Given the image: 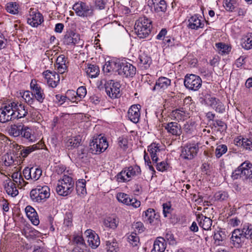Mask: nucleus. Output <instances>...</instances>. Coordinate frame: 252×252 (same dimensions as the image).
I'll list each match as a JSON object with an SVG mask.
<instances>
[{
	"mask_svg": "<svg viewBox=\"0 0 252 252\" xmlns=\"http://www.w3.org/2000/svg\"><path fill=\"white\" fill-rule=\"evenodd\" d=\"M74 186L73 179L68 175H63L62 178L58 181L56 191L59 195L65 196L72 192Z\"/></svg>",
	"mask_w": 252,
	"mask_h": 252,
	"instance_id": "obj_1",
	"label": "nucleus"
},
{
	"mask_svg": "<svg viewBox=\"0 0 252 252\" xmlns=\"http://www.w3.org/2000/svg\"><path fill=\"white\" fill-rule=\"evenodd\" d=\"M151 21L145 16L139 18L136 20L134 29L138 36L140 38L147 37L151 32Z\"/></svg>",
	"mask_w": 252,
	"mask_h": 252,
	"instance_id": "obj_2",
	"label": "nucleus"
},
{
	"mask_svg": "<svg viewBox=\"0 0 252 252\" xmlns=\"http://www.w3.org/2000/svg\"><path fill=\"white\" fill-rule=\"evenodd\" d=\"M50 195V189L47 186H37L30 192L31 199L35 202H44Z\"/></svg>",
	"mask_w": 252,
	"mask_h": 252,
	"instance_id": "obj_3",
	"label": "nucleus"
},
{
	"mask_svg": "<svg viewBox=\"0 0 252 252\" xmlns=\"http://www.w3.org/2000/svg\"><path fill=\"white\" fill-rule=\"evenodd\" d=\"M89 151L93 154H99L105 151L108 147V143L105 138L98 135L94 137L90 143Z\"/></svg>",
	"mask_w": 252,
	"mask_h": 252,
	"instance_id": "obj_4",
	"label": "nucleus"
},
{
	"mask_svg": "<svg viewBox=\"0 0 252 252\" xmlns=\"http://www.w3.org/2000/svg\"><path fill=\"white\" fill-rule=\"evenodd\" d=\"M139 166L135 165L125 168L117 175V180L119 182H126L131 180V178L141 174Z\"/></svg>",
	"mask_w": 252,
	"mask_h": 252,
	"instance_id": "obj_5",
	"label": "nucleus"
},
{
	"mask_svg": "<svg viewBox=\"0 0 252 252\" xmlns=\"http://www.w3.org/2000/svg\"><path fill=\"white\" fill-rule=\"evenodd\" d=\"M118 74L123 77L132 78L136 72V67L126 61L118 63Z\"/></svg>",
	"mask_w": 252,
	"mask_h": 252,
	"instance_id": "obj_6",
	"label": "nucleus"
},
{
	"mask_svg": "<svg viewBox=\"0 0 252 252\" xmlns=\"http://www.w3.org/2000/svg\"><path fill=\"white\" fill-rule=\"evenodd\" d=\"M73 9L76 15L80 17H91L94 14L92 6L82 1L75 3L73 6Z\"/></svg>",
	"mask_w": 252,
	"mask_h": 252,
	"instance_id": "obj_7",
	"label": "nucleus"
},
{
	"mask_svg": "<svg viewBox=\"0 0 252 252\" xmlns=\"http://www.w3.org/2000/svg\"><path fill=\"white\" fill-rule=\"evenodd\" d=\"M201 78L194 74L186 75L184 79V85L186 88L192 90H198L202 85Z\"/></svg>",
	"mask_w": 252,
	"mask_h": 252,
	"instance_id": "obj_8",
	"label": "nucleus"
},
{
	"mask_svg": "<svg viewBox=\"0 0 252 252\" xmlns=\"http://www.w3.org/2000/svg\"><path fill=\"white\" fill-rule=\"evenodd\" d=\"M104 87L107 94L111 98L120 96V84L112 80L105 81Z\"/></svg>",
	"mask_w": 252,
	"mask_h": 252,
	"instance_id": "obj_9",
	"label": "nucleus"
},
{
	"mask_svg": "<svg viewBox=\"0 0 252 252\" xmlns=\"http://www.w3.org/2000/svg\"><path fill=\"white\" fill-rule=\"evenodd\" d=\"M13 147L19 155V157L25 158L32 152L40 149V144L37 143L30 146H24L15 143L13 144Z\"/></svg>",
	"mask_w": 252,
	"mask_h": 252,
	"instance_id": "obj_10",
	"label": "nucleus"
},
{
	"mask_svg": "<svg viewBox=\"0 0 252 252\" xmlns=\"http://www.w3.org/2000/svg\"><path fill=\"white\" fill-rule=\"evenodd\" d=\"M44 21L42 15L37 10L31 8L27 18V22L33 27H37Z\"/></svg>",
	"mask_w": 252,
	"mask_h": 252,
	"instance_id": "obj_11",
	"label": "nucleus"
},
{
	"mask_svg": "<svg viewBox=\"0 0 252 252\" xmlns=\"http://www.w3.org/2000/svg\"><path fill=\"white\" fill-rule=\"evenodd\" d=\"M246 240L241 233L240 228L235 229L231 232L230 243L235 248H242L245 243Z\"/></svg>",
	"mask_w": 252,
	"mask_h": 252,
	"instance_id": "obj_12",
	"label": "nucleus"
},
{
	"mask_svg": "<svg viewBox=\"0 0 252 252\" xmlns=\"http://www.w3.org/2000/svg\"><path fill=\"white\" fill-rule=\"evenodd\" d=\"M13 110L11 103L6 104L0 108V122L4 123L14 120Z\"/></svg>",
	"mask_w": 252,
	"mask_h": 252,
	"instance_id": "obj_13",
	"label": "nucleus"
},
{
	"mask_svg": "<svg viewBox=\"0 0 252 252\" xmlns=\"http://www.w3.org/2000/svg\"><path fill=\"white\" fill-rule=\"evenodd\" d=\"M30 87L32 91V93L34 99H35L40 103L43 102L45 95L43 90L40 86L37 83L36 80H32L30 84Z\"/></svg>",
	"mask_w": 252,
	"mask_h": 252,
	"instance_id": "obj_14",
	"label": "nucleus"
},
{
	"mask_svg": "<svg viewBox=\"0 0 252 252\" xmlns=\"http://www.w3.org/2000/svg\"><path fill=\"white\" fill-rule=\"evenodd\" d=\"M10 103L11 105H12L14 120L24 118L27 115L28 110L24 104L16 102H12Z\"/></svg>",
	"mask_w": 252,
	"mask_h": 252,
	"instance_id": "obj_15",
	"label": "nucleus"
},
{
	"mask_svg": "<svg viewBox=\"0 0 252 252\" xmlns=\"http://www.w3.org/2000/svg\"><path fill=\"white\" fill-rule=\"evenodd\" d=\"M198 146L196 144H189L185 146L182 150L181 156L186 159H192L196 155Z\"/></svg>",
	"mask_w": 252,
	"mask_h": 252,
	"instance_id": "obj_16",
	"label": "nucleus"
},
{
	"mask_svg": "<svg viewBox=\"0 0 252 252\" xmlns=\"http://www.w3.org/2000/svg\"><path fill=\"white\" fill-rule=\"evenodd\" d=\"M148 151L150 154L153 161L157 163L158 160V156L164 151V149L159 143L153 142L148 146Z\"/></svg>",
	"mask_w": 252,
	"mask_h": 252,
	"instance_id": "obj_17",
	"label": "nucleus"
},
{
	"mask_svg": "<svg viewBox=\"0 0 252 252\" xmlns=\"http://www.w3.org/2000/svg\"><path fill=\"white\" fill-rule=\"evenodd\" d=\"M148 5L158 14L165 13L167 9L166 2L164 0H148Z\"/></svg>",
	"mask_w": 252,
	"mask_h": 252,
	"instance_id": "obj_18",
	"label": "nucleus"
},
{
	"mask_svg": "<svg viewBox=\"0 0 252 252\" xmlns=\"http://www.w3.org/2000/svg\"><path fill=\"white\" fill-rule=\"evenodd\" d=\"M42 75L46 80L48 86L55 88L60 81L59 75L55 71L47 70L42 73Z\"/></svg>",
	"mask_w": 252,
	"mask_h": 252,
	"instance_id": "obj_19",
	"label": "nucleus"
},
{
	"mask_svg": "<svg viewBox=\"0 0 252 252\" xmlns=\"http://www.w3.org/2000/svg\"><path fill=\"white\" fill-rule=\"evenodd\" d=\"M63 42L66 45H76L81 43L80 35L73 31H67L64 35Z\"/></svg>",
	"mask_w": 252,
	"mask_h": 252,
	"instance_id": "obj_20",
	"label": "nucleus"
},
{
	"mask_svg": "<svg viewBox=\"0 0 252 252\" xmlns=\"http://www.w3.org/2000/svg\"><path fill=\"white\" fill-rule=\"evenodd\" d=\"M85 235L88 238V245L93 249H96L100 245V240L98 235L93 230L87 229L85 232Z\"/></svg>",
	"mask_w": 252,
	"mask_h": 252,
	"instance_id": "obj_21",
	"label": "nucleus"
},
{
	"mask_svg": "<svg viewBox=\"0 0 252 252\" xmlns=\"http://www.w3.org/2000/svg\"><path fill=\"white\" fill-rule=\"evenodd\" d=\"M171 83L170 79L165 77H160L156 80L153 90L158 91V92H163L171 85Z\"/></svg>",
	"mask_w": 252,
	"mask_h": 252,
	"instance_id": "obj_22",
	"label": "nucleus"
},
{
	"mask_svg": "<svg viewBox=\"0 0 252 252\" xmlns=\"http://www.w3.org/2000/svg\"><path fill=\"white\" fill-rule=\"evenodd\" d=\"M141 106L139 104H134L131 106L127 112L128 119L133 123H137L140 119Z\"/></svg>",
	"mask_w": 252,
	"mask_h": 252,
	"instance_id": "obj_23",
	"label": "nucleus"
},
{
	"mask_svg": "<svg viewBox=\"0 0 252 252\" xmlns=\"http://www.w3.org/2000/svg\"><path fill=\"white\" fill-rule=\"evenodd\" d=\"M187 27L191 30H197L204 27V24L201 21V17L197 14L191 16L188 21Z\"/></svg>",
	"mask_w": 252,
	"mask_h": 252,
	"instance_id": "obj_24",
	"label": "nucleus"
},
{
	"mask_svg": "<svg viewBox=\"0 0 252 252\" xmlns=\"http://www.w3.org/2000/svg\"><path fill=\"white\" fill-rule=\"evenodd\" d=\"M169 134L178 136L182 134V128L180 124L177 122H170L164 126Z\"/></svg>",
	"mask_w": 252,
	"mask_h": 252,
	"instance_id": "obj_25",
	"label": "nucleus"
},
{
	"mask_svg": "<svg viewBox=\"0 0 252 252\" xmlns=\"http://www.w3.org/2000/svg\"><path fill=\"white\" fill-rule=\"evenodd\" d=\"M196 220L200 227L205 230L211 229L212 224V220L210 218L207 217L203 214H198L196 216Z\"/></svg>",
	"mask_w": 252,
	"mask_h": 252,
	"instance_id": "obj_26",
	"label": "nucleus"
},
{
	"mask_svg": "<svg viewBox=\"0 0 252 252\" xmlns=\"http://www.w3.org/2000/svg\"><path fill=\"white\" fill-rule=\"evenodd\" d=\"M55 69L59 73H64L67 68L66 59L63 55H60L56 60Z\"/></svg>",
	"mask_w": 252,
	"mask_h": 252,
	"instance_id": "obj_27",
	"label": "nucleus"
},
{
	"mask_svg": "<svg viewBox=\"0 0 252 252\" xmlns=\"http://www.w3.org/2000/svg\"><path fill=\"white\" fill-rule=\"evenodd\" d=\"M25 212L27 217L33 225H37L39 223L37 213L33 207L27 206L25 208Z\"/></svg>",
	"mask_w": 252,
	"mask_h": 252,
	"instance_id": "obj_28",
	"label": "nucleus"
},
{
	"mask_svg": "<svg viewBox=\"0 0 252 252\" xmlns=\"http://www.w3.org/2000/svg\"><path fill=\"white\" fill-rule=\"evenodd\" d=\"M242 170V178L245 179L252 180V163L245 161L240 165Z\"/></svg>",
	"mask_w": 252,
	"mask_h": 252,
	"instance_id": "obj_29",
	"label": "nucleus"
},
{
	"mask_svg": "<svg viewBox=\"0 0 252 252\" xmlns=\"http://www.w3.org/2000/svg\"><path fill=\"white\" fill-rule=\"evenodd\" d=\"M172 119L178 121L184 120L189 117V113L183 108L173 110L171 114Z\"/></svg>",
	"mask_w": 252,
	"mask_h": 252,
	"instance_id": "obj_30",
	"label": "nucleus"
},
{
	"mask_svg": "<svg viewBox=\"0 0 252 252\" xmlns=\"http://www.w3.org/2000/svg\"><path fill=\"white\" fill-rule=\"evenodd\" d=\"M166 247V244L164 238L159 237L155 241L153 248L151 252H164Z\"/></svg>",
	"mask_w": 252,
	"mask_h": 252,
	"instance_id": "obj_31",
	"label": "nucleus"
},
{
	"mask_svg": "<svg viewBox=\"0 0 252 252\" xmlns=\"http://www.w3.org/2000/svg\"><path fill=\"white\" fill-rule=\"evenodd\" d=\"M209 105L219 113H223L225 110L223 104L219 99L215 97H210L208 98Z\"/></svg>",
	"mask_w": 252,
	"mask_h": 252,
	"instance_id": "obj_32",
	"label": "nucleus"
},
{
	"mask_svg": "<svg viewBox=\"0 0 252 252\" xmlns=\"http://www.w3.org/2000/svg\"><path fill=\"white\" fill-rule=\"evenodd\" d=\"M241 45L245 50L252 49V32H248L243 35L241 39Z\"/></svg>",
	"mask_w": 252,
	"mask_h": 252,
	"instance_id": "obj_33",
	"label": "nucleus"
},
{
	"mask_svg": "<svg viewBox=\"0 0 252 252\" xmlns=\"http://www.w3.org/2000/svg\"><path fill=\"white\" fill-rule=\"evenodd\" d=\"M5 189L6 193L12 197H15L19 193L15 184L11 180L7 182L5 186Z\"/></svg>",
	"mask_w": 252,
	"mask_h": 252,
	"instance_id": "obj_34",
	"label": "nucleus"
},
{
	"mask_svg": "<svg viewBox=\"0 0 252 252\" xmlns=\"http://www.w3.org/2000/svg\"><path fill=\"white\" fill-rule=\"evenodd\" d=\"M81 139L79 136H74L69 138L65 143V146L68 150H72L79 146Z\"/></svg>",
	"mask_w": 252,
	"mask_h": 252,
	"instance_id": "obj_35",
	"label": "nucleus"
},
{
	"mask_svg": "<svg viewBox=\"0 0 252 252\" xmlns=\"http://www.w3.org/2000/svg\"><path fill=\"white\" fill-rule=\"evenodd\" d=\"M86 180L79 179L76 183V190L77 193L80 196H84L87 194L86 188Z\"/></svg>",
	"mask_w": 252,
	"mask_h": 252,
	"instance_id": "obj_36",
	"label": "nucleus"
},
{
	"mask_svg": "<svg viewBox=\"0 0 252 252\" xmlns=\"http://www.w3.org/2000/svg\"><path fill=\"white\" fill-rule=\"evenodd\" d=\"M85 70L87 75L91 78L96 77L99 73L98 66L94 64H88Z\"/></svg>",
	"mask_w": 252,
	"mask_h": 252,
	"instance_id": "obj_37",
	"label": "nucleus"
},
{
	"mask_svg": "<svg viewBox=\"0 0 252 252\" xmlns=\"http://www.w3.org/2000/svg\"><path fill=\"white\" fill-rule=\"evenodd\" d=\"M158 215L156 214L155 211L154 209L149 208L144 212V215H143V217L145 221L150 223L154 222L155 219H158Z\"/></svg>",
	"mask_w": 252,
	"mask_h": 252,
	"instance_id": "obj_38",
	"label": "nucleus"
},
{
	"mask_svg": "<svg viewBox=\"0 0 252 252\" xmlns=\"http://www.w3.org/2000/svg\"><path fill=\"white\" fill-rule=\"evenodd\" d=\"M106 249L107 252H118L119 244L116 239L113 238L106 241Z\"/></svg>",
	"mask_w": 252,
	"mask_h": 252,
	"instance_id": "obj_39",
	"label": "nucleus"
},
{
	"mask_svg": "<svg viewBox=\"0 0 252 252\" xmlns=\"http://www.w3.org/2000/svg\"><path fill=\"white\" fill-rule=\"evenodd\" d=\"M23 128V125H12L9 130L8 132L10 135L14 137H17L21 135L22 129Z\"/></svg>",
	"mask_w": 252,
	"mask_h": 252,
	"instance_id": "obj_40",
	"label": "nucleus"
},
{
	"mask_svg": "<svg viewBox=\"0 0 252 252\" xmlns=\"http://www.w3.org/2000/svg\"><path fill=\"white\" fill-rule=\"evenodd\" d=\"M118 223V220L114 217H108L103 221V224L106 227L113 229L117 228Z\"/></svg>",
	"mask_w": 252,
	"mask_h": 252,
	"instance_id": "obj_41",
	"label": "nucleus"
},
{
	"mask_svg": "<svg viewBox=\"0 0 252 252\" xmlns=\"http://www.w3.org/2000/svg\"><path fill=\"white\" fill-rule=\"evenodd\" d=\"M22 133L21 135L23 137L27 139L29 141L32 142L34 139V136L33 134L32 129L26 126L23 125V128L22 129Z\"/></svg>",
	"mask_w": 252,
	"mask_h": 252,
	"instance_id": "obj_42",
	"label": "nucleus"
},
{
	"mask_svg": "<svg viewBox=\"0 0 252 252\" xmlns=\"http://www.w3.org/2000/svg\"><path fill=\"white\" fill-rule=\"evenodd\" d=\"M140 63L143 64L145 69L149 68L152 63L151 58L145 54H142L139 56Z\"/></svg>",
	"mask_w": 252,
	"mask_h": 252,
	"instance_id": "obj_43",
	"label": "nucleus"
},
{
	"mask_svg": "<svg viewBox=\"0 0 252 252\" xmlns=\"http://www.w3.org/2000/svg\"><path fill=\"white\" fill-rule=\"evenodd\" d=\"M6 11L12 14H17L19 12V5L15 2H9L6 4Z\"/></svg>",
	"mask_w": 252,
	"mask_h": 252,
	"instance_id": "obj_44",
	"label": "nucleus"
},
{
	"mask_svg": "<svg viewBox=\"0 0 252 252\" xmlns=\"http://www.w3.org/2000/svg\"><path fill=\"white\" fill-rule=\"evenodd\" d=\"M129 244L133 247H137L139 244V238L136 232H132L127 237Z\"/></svg>",
	"mask_w": 252,
	"mask_h": 252,
	"instance_id": "obj_45",
	"label": "nucleus"
},
{
	"mask_svg": "<svg viewBox=\"0 0 252 252\" xmlns=\"http://www.w3.org/2000/svg\"><path fill=\"white\" fill-rule=\"evenodd\" d=\"M196 127L195 122L192 121H189L185 124L183 130L187 133H192Z\"/></svg>",
	"mask_w": 252,
	"mask_h": 252,
	"instance_id": "obj_46",
	"label": "nucleus"
},
{
	"mask_svg": "<svg viewBox=\"0 0 252 252\" xmlns=\"http://www.w3.org/2000/svg\"><path fill=\"white\" fill-rule=\"evenodd\" d=\"M214 198L215 200L219 201H223L226 200L229 195L227 192L223 190H220L217 192L214 195Z\"/></svg>",
	"mask_w": 252,
	"mask_h": 252,
	"instance_id": "obj_47",
	"label": "nucleus"
},
{
	"mask_svg": "<svg viewBox=\"0 0 252 252\" xmlns=\"http://www.w3.org/2000/svg\"><path fill=\"white\" fill-rule=\"evenodd\" d=\"M130 197L129 195L123 192H120L117 194L118 200L126 205H128L129 202L131 200Z\"/></svg>",
	"mask_w": 252,
	"mask_h": 252,
	"instance_id": "obj_48",
	"label": "nucleus"
},
{
	"mask_svg": "<svg viewBox=\"0 0 252 252\" xmlns=\"http://www.w3.org/2000/svg\"><path fill=\"white\" fill-rule=\"evenodd\" d=\"M225 237V235L224 234V232L221 230L217 231L216 232H215L214 234L215 243L217 245H220L221 244V242L224 240Z\"/></svg>",
	"mask_w": 252,
	"mask_h": 252,
	"instance_id": "obj_49",
	"label": "nucleus"
},
{
	"mask_svg": "<svg viewBox=\"0 0 252 252\" xmlns=\"http://www.w3.org/2000/svg\"><path fill=\"white\" fill-rule=\"evenodd\" d=\"M42 170L40 168L36 167H31V178L30 179L36 181L39 179L42 175Z\"/></svg>",
	"mask_w": 252,
	"mask_h": 252,
	"instance_id": "obj_50",
	"label": "nucleus"
},
{
	"mask_svg": "<svg viewBox=\"0 0 252 252\" xmlns=\"http://www.w3.org/2000/svg\"><path fill=\"white\" fill-rule=\"evenodd\" d=\"M227 151V147L224 144L218 145L215 150V156L217 158H220Z\"/></svg>",
	"mask_w": 252,
	"mask_h": 252,
	"instance_id": "obj_51",
	"label": "nucleus"
},
{
	"mask_svg": "<svg viewBox=\"0 0 252 252\" xmlns=\"http://www.w3.org/2000/svg\"><path fill=\"white\" fill-rule=\"evenodd\" d=\"M216 47L219 53L221 55L227 54L230 51V49L228 45L223 43H216Z\"/></svg>",
	"mask_w": 252,
	"mask_h": 252,
	"instance_id": "obj_52",
	"label": "nucleus"
},
{
	"mask_svg": "<svg viewBox=\"0 0 252 252\" xmlns=\"http://www.w3.org/2000/svg\"><path fill=\"white\" fill-rule=\"evenodd\" d=\"M22 96L25 101L29 104H32L34 102V98L32 92H31L29 91H25L23 92Z\"/></svg>",
	"mask_w": 252,
	"mask_h": 252,
	"instance_id": "obj_53",
	"label": "nucleus"
},
{
	"mask_svg": "<svg viewBox=\"0 0 252 252\" xmlns=\"http://www.w3.org/2000/svg\"><path fill=\"white\" fill-rule=\"evenodd\" d=\"M240 230H241V233L246 239V238L249 236L252 233V225L249 223L245 224Z\"/></svg>",
	"mask_w": 252,
	"mask_h": 252,
	"instance_id": "obj_54",
	"label": "nucleus"
},
{
	"mask_svg": "<svg viewBox=\"0 0 252 252\" xmlns=\"http://www.w3.org/2000/svg\"><path fill=\"white\" fill-rule=\"evenodd\" d=\"M236 4V0H224L223 6L227 11H233Z\"/></svg>",
	"mask_w": 252,
	"mask_h": 252,
	"instance_id": "obj_55",
	"label": "nucleus"
},
{
	"mask_svg": "<svg viewBox=\"0 0 252 252\" xmlns=\"http://www.w3.org/2000/svg\"><path fill=\"white\" fill-rule=\"evenodd\" d=\"M115 68H118V63L115 62H108L105 63L103 68L104 72L109 73L112 71Z\"/></svg>",
	"mask_w": 252,
	"mask_h": 252,
	"instance_id": "obj_56",
	"label": "nucleus"
},
{
	"mask_svg": "<svg viewBox=\"0 0 252 252\" xmlns=\"http://www.w3.org/2000/svg\"><path fill=\"white\" fill-rule=\"evenodd\" d=\"M66 95L67 98L73 102H78L79 101V99H77V97L76 92L73 90H68L66 92Z\"/></svg>",
	"mask_w": 252,
	"mask_h": 252,
	"instance_id": "obj_57",
	"label": "nucleus"
},
{
	"mask_svg": "<svg viewBox=\"0 0 252 252\" xmlns=\"http://www.w3.org/2000/svg\"><path fill=\"white\" fill-rule=\"evenodd\" d=\"M77 99H79V101L84 98L87 94V90L85 87L81 86L79 87L76 92Z\"/></svg>",
	"mask_w": 252,
	"mask_h": 252,
	"instance_id": "obj_58",
	"label": "nucleus"
},
{
	"mask_svg": "<svg viewBox=\"0 0 252 252\" xmlns=\"http://www.w3.org/2000/svg\"><path fill=\"white\" fill-rule=\"evenodd\" d=\"M133 228L134 232L140 233L144 231V227L143 224L140 221H137L133 224Z\"/></svg>",
	"mask_w": 252,
	"mask_h": 252,
	"instance_id": "obj_59",
	"label": "nucleus"
},
{
	"mask_svg": "<svg viewBox=\"0 0 252 252\" xmlns=\"http://www.w3.org/2000/svg\"><path fill=\"white\" fill-rule=\"evenodd\" d=\"M74 242L77 245L79 248H86L84 240L81 236H76L74 237Z\"/></svg>",
	"mask_w": 252,
	"mask_h": 252,
	"instance_id": "obj_60",
	"label": "nucleus"
},
{
	"mask_svg": "<svg viewBox=\"0 0 252 252\" xmlns=\"http://www.w3.org/2000/svg\"><path fill=\"white\" fill-rule=\"evenodd\" d=\"M242 145L246 150H252V140L248 138H243Z\"/></svg>",
	"mask_w": 252,
	"mask_h": 252,
	"instance_id": "obj_61",
	"label": "nucleus"
},
{
	"mask_svg": "<svg viewBox=\"0 0 252 252\" xmlns=\"http://www.w3.org/2000/svg\"><path fill=\"white\" fill-rule=\"evenodd\" d=\"M169 168L168 164L164 161L157 164V169L158 171L163 172Z\"/></svg>",
	"mask_w": 252,
	"mask_h": 252,
	"instance_id": "obj_62",
	"label": "nucleus"
},
{
	"mask_svg": "<svg viewBox=\"0 0 252 252\" xmlns=\"http://www.w3.org/2000/svg\"><path fill=\"white\" fill-rule=\"evenodd\" d=\"M164 239H166L170 245H174L176 243L173 234L170 231L166 233Z\"/></svg>",
	"mask_w": 252,
	"mask_h": 252,
	"instance_id": "obj_63",
	"label": "nucleus"
},
{
	"mask_svg": "<svg viewBox=\"0 0 252 252\" xmlns=\"http://www.w3.org/2000/svg\"><path fill=\"white\" fill-rule=\"evenodd\" d=\"M163 214L165 217H167L168 215L170 214L172 211L171 206L170 203H163Z\"/></svg>",
	"mask_w": 252,
	"mask_h": 252,
	"instance_id": "obj_64",
	"label": "nucleus"
}]
</instances>
